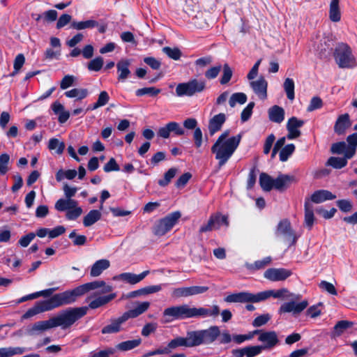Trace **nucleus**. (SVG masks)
<instances>
[{
  "instance_id": "1",
  "label": "nucleus",
  "mask_w": 357,
  "mask_h": 357,
  "mask_svg": "<svg viewBox=\"0 0 357 357\" xmlns=\"http://www.w3.org/2000/svg\"><path fill=\"white\" fill-rule=\"evenodd\" d=\"M105 285V281L96 280L81 284L73 289L67 290L53 295L50 299L36 302L21 317L22 320L28 319L38 314L52 310L63 305L75 302L78 297L86 293L100 288Z\"/></svg>"
},
{
  "instance_id": "2",
  "label": "nucleus",
  "mask_w": 357,
  "mask_h": 357,
  "mask_svg": "<svg viewBox=\"0 0 357 357\" xmlns=\"http://www.w3.org/2000/svg\"><path fill=\"white\" fill-rule=\"evenodd\" d=\"M220 313V308L218 305H213L212 308L205 307H190L186 304L178 306H172L165 309L163 317L166 321L169 322L174 320H183L193 317L205 318L207 317H215Z\"/></svg>"
},
{
  "instance_id": "3",
  "label": "nucleus",
  "mask_w": 357,
  "mask_h": 357,
  "mask_svg": "<svg viewBox=\"0 0 357 357\" xmlns=\"http://www.w3.org/2000/svg\"><path fill=\"white\" fill-rule=\"evenodd\" d=\"M257 340L262 344L234 349L231 351V357H255L260 354L263 350L274 348L280 342L278 334L275 331H265L261 330Z\"/></svg>"
},
{
  "instance_id": "4",
  "label": "nucleus",
  "mask_w": 357,
  "mask_h": 357,
  "mask_svg": "<svg viewBox=\"0 0 357 357\" xmlns=\"http://www.w3.org/2000/svg\"><path fill=\"white\" fill-rule=\"evenodd\" d=\"M242 139V134L229 137L225 142H215L211 146V152L215 154V159L218 160L219 168L225 165L233 155L238 147Z\"/></svg>"
},
{
  "instance_id": "5",
  "label": "nucleus",
  "mask_w": 357,
  "mask_h": 357,
  "mask_svg": "<svg viewBox=\"0 0 357 357\" xmlns=\"http://www.w3.org/2000/svg\"><path fill=\"white\" fill-rule=\"evenodd\" d=\"M150 306V303L144 301L139 303L135 308L125 312L118 318L112 319L110 324L101 329L102 334L117 333L122 331L121 325L130 318H135L146 312Z\"/></svg>"
},
{
  "instance_id": "6",
  "label": "nucleus",
  "mask_w": 357,
  "mask_h": 357,
  "mask_svg": "<svg viewBox=\"0 0 357 357\" xmlns=\"http://www.w3.org/2000/svg\"><path fill=\"white\" fill-rule=\"evenodd\" d=\"M87 307H68L60 311L52 317L54 326L66 330L70 328L76 321L86 315Z\"/></svg>"
},
{
  "instance_id": "7",
  "label": "nucleus",
  "mask_w": 357,
  "mask_h": 357,
  "mask_svg": "<svg viewBox=\"0 0 357 357\" xmlns=\"http://www.w3.org/2000/svg\"><path fill=\"white\" fill-rule=\"evenodd\" d=\"M188 331L192 347L209 345L215 342L220 335V329L218 326H211L206 329Z\"/></svg>"
},
{
  "instance_id": "8",
  "label": "nucleus",
  "mask_w": 357,
  "mask_h": 357,
  "mask_svg": "<svg viewBox=\"0 0 357 357\" xmlns=\"http://www.w3.org/2000/svg\"><path fill=\"white\" fill-rule=\"evenodd\" d=\"M334 59L340 68H353L357 66L355 56L349 45L344 43H339L333 51Z\"/></svg>"
},
{
  "instance_id": "9",
  "label": "nucleus",
  "mask_w": 357,
  "mask_h": 357,
  "mask_svg": "<svg viewBox=\"0 0 357 357\" xmlns=\"http://www.w3.org/2000/svg\"><path fill=\"white\" fill-rule=\"evenodd\" d=\"M206 89V82L205 79L193 78L187 82L178 84L176 87V94L178 97H192L202 93Z\"/></svg>"
},
{
  "instance_id": "10",
  "label": "nucleus",
  "mask_w": 357,
  "mask_h": 357,
  "mask_svg": "<svg viewBox=\"0 0 357 357\" xmlns=\"http://www.w3.org/2000/svg\"><path fill=\"white\" fill-rule=\"evenodd\" d=\"M275 234L277 238L282 239L287 244L288 248L295 245L298 238L288 219H283L279 222Z\"/></svg>"
},
{
  "instance_id": "11",
  "label": "nucleus",
  "mask_w": 357,
  "mask_h": 357,
  "mask_svg": "<svg viewBox=\"0 0 357 357\" xmlns=\"http://www.w3.org/2000/svg\"><path fill=\"white\" fill-rule=\"evenodd\" d=\"M181 216V212L176 211L160 219L153 227V234L160 236L165 235L177 223Z\"/></svg>"
},
{
  "instance_id": "12",
  "label": "nucleus",
  "mask_w": 357,
  "mask_h": 357,
  "mask_svg": "<svg viewBox=\"0 0 357 357\" xmlns=\"http://www.w3.org/2000/svg\"><path fill=\"white\" fill-rule=\"evenodd\" d=\"M225 301L227 303H258V293L256 294L242 291L235 294H231L225 298Z\"/></svg>"
},
{
  "instance_id": "13",
  "label": "nucleus",
  "mask_w": 357,
  "mask_h": 357,
  "mask_svg": "<svg viewBox=\"0 0 357 357\" xmlns=\"http://www.w3.org/2000/svg\"><path fill=\"white\" fill-rule=\"evenodd\" d=\"M292 275V271L284 268H270L264 273V277L271 281H283Z\"/></svg>"
},
{
  "instance_id": "14",
  "label": "nucleus",
  "mask_w": 357,
  "mask_h": 357,
  "mask_svg": "<svg viewBox=\"0 0 357 357\" xmlns=\"http://www.w3.org/2000/svg\"><path fill=\"white\" fill-rule=\"evenodd\" d=\"M304 123L305 122L303 120L298 119L296 116H291L289 118L286 126L288 131L287 138L288 139H294L300 137L301 132L299 128H301Z\"/></svg>"
},
{
  "instance_id": "15",
  "label": "nucleus",
  "mask_w": 357,
  "mask_h": 357,
  "mask_svg": "<svg viewBox=\"0 0 357 357\" xmlns=\"http://www.w3.org/2000/svg\"><path fill=\"white\" fill-rule=\"evenodd\" d=\"M208 289L206 286H192L188 287H179L173 291V296L177 298L188 297L197 294H204Z\"/></svg>"
},
{
  "instance_id": "16",
  "label": "nucleus",
  "mask_w": 357,
  "mask_h": 357,
  "mask_svg": "<svg viewBox=\"0 0 357 357\" xmlns=\"http://www.w3.org/2000/svg\"><path fill=\"white\" fill-rule=\"evenodd\" d=\"M274 181V189L282 192L287 190L293 183H297V179L294 175L280 174Z\"/></svg>"
},
{
  "instance_id": "17",
  "label": "nucleus",
  "mask_w": 357,
  "mask_h": 357,
  "mask_svg": "<svg viewBox=\"0 0 357 357\" xmlns=\"http://www.w3.org/2000/svg\"><path fill=\"white\" fill-rule=\"evenodd\" d=\"M179 347H185L188 348L192 347L188 331L186 332L185 337L178 336L172 339L170 342H169L166 347H164V348L165 349L166 354H169L172 353V350Z\"/></svg>"
},
{
  "instance_id": "18",
  "label": "nucleus",
  "mask_w": 357,
  "mask_h": 357,
  "mask_svg": "<svg viewBox=\"0 0 357 357\" xmlns=\"http://www.w3.org/2000/svg\"><path fill=\"white\" fill-rule=\"evenodd\" d=\"M250 86L255 93L261 100L267 98L268 82L264 76H260L257 80L251 81Z\"/></svg>"
},
{
  "instance_id": "19",
  "label": "nucleus",
  "mask_w": 357,
  "mask_h": 357,
  "mask_svg": "<svg viewBox=\"0 0 357 357\" xmlns=\"http://www.w3.org/2000/svg\"><path fill=\"white\" fill-rule=\"evenodd\" d=\"M307 305L308 302L307 301H303L298 303L294 301L284 303L280 306L279 313L293 312V314H297L303 311Z\"/></svg>"
},
{
  "instance_id": "20",
  "label": "nucleus",
  "mask_w": 357,
  "mask_h": 357,
  "mask_svg": "<svg viewBox=\"0 0 357 357\" xmlns=\"http://www.w3.org/2000/svg\"><path fill=\"white\" fill-rule=\"evenodd\" d=\"M226 119V115L224 113H219L209 120L208 129L211 136L222 129Z\"/></svg>"
},
{
  "instance_id": "21",
  "label": "nucleus",
  "mask_w": 357,
  "mask_h": 357,
  "mask_svg": "<svg viewBox=\"0 0 357 357\" xmlns=\"http://www.w3.org/2000/svg\"><path fill=\"white\" fill-rule=\"evenodd\" d=\"M351 126V121L349 114L345 113L340 115L334 125V132L338 135H344Z\"/></svg>"
},
{
  "instance_id": "22",
  "label": "nucleus",
  "mask_w": 357,
  "mask_h": 357,
  "mask_svg": "<svg viewBox=\"0 0 357 357\" xmlns=\"http://www.w3.org/2000/svg\"><path fill=\"white\" fill-rule=\"evenodd\" d=\"M149 273V271H144L138 275L132 273H123L114 276L113 279L114 280H121L129 284H135L142 281Z\"/></svg>"
},
{
  "instance_id": "23",
  "label": "nucleus",
  "mask_w": 357,
  "mask_h": 357,
  "mask_svg": "<svg viewBox=\"0 0 357 357\" xmlns=\"http://www.w3.org/2000/svg\"><path fill=\"white\" fill-rule=\"evenodd\" d=\"M335 198L336 195L331 192L327 190H319L314 192L309 199L314 203L319 204L327 200L335 199Z\"/></svg>"
},
{
  "instance_id": "24",
  "label": "nucleus",
  "mask_w": 357,
  "mask_h": 357,
  "mask_svg": "<svg viewBox=\"0 0 357 357\" xmlns=\"http://www.w3.org/2000/svg\"><path fill=\"white\" fill-rule=\"evenodd\" d=\"M131 61L129 59H121L116 63L117 72L119 73V81H124L130 75L129 67Z\"/></svg>"
},
{
  "instance_id": "25",
  "label": "nucleus",
  "mask_w": 357,
  "mask_h": 357,
  "mask_svg": "<svg viewBox=\"0 0 357 357\" xmlns=\"http://www.w3.org/2000/svg\"><path fill=\"white\" fill-rule=\"evenodd\" d=\"M269 120L272 122L280 123L284 119V109L278 105H273L268 111Z\"/></svg>"
},
{
  "instance_id": "26",
  "label": "nucleus",
  "mask_w": 357,
  "mask_h": 357,
  "mask_svg": "<svg viewBox=\"0 0 357 357\" xmlns=\"http://www.w3.org/2000/svg\"><path fill=\"white\" fill-rule=\"evenodd\" d=\"M55 328L52 318L47 320L36 321L29 330L28 333L31 335L36 334L37 331H45Z\"/></svg>"
},
{
  "instance_id": "27",
  "label": "nucleus",
  "mask_w": 357,
  "mask_h": 357,
  "mask_svg": "<svg viewBox=\"0 0 357 357\" xmlns=\"http://www.w3.org/2000/svg\"><path fill=\"white\" fill-rule=\"evenodd\" d=\"M110 266V262L108 259H102L97 260L91 266L90 271V275L91 277H98Z\"/></svg>"
},
{
  "instance_id": "28",
  "label": "nucleus",
  "mask_w": 357,
  "mask_h": 357,
  "mask_svg": "<svg viewBox=\"0 0 357 357\" xmlns=\"http://www.w3.org/2000/svg\"><path fill=\"white\" fill-rule=\"evenodd\" d=\"M116 296V293H112L108 295L99 296L93 301H91L89 304V307L91 309H97L101 306H103L111 301L114 299Z\"/></svg>"
},
{
  "instance_id": "29",
  "label": "nucleus",
  "mask_w": 357,
  "mask_h": 357,
  "mask_svg": "<svg viewBox=\"0 0 357 357\" xmlns=\"http://www.w3.org/2000/svg\"><path fill=\"white\" fill-rule=\"evenodd\" d=\"M305 223L309 229H311L314 221V215L313 211V206L310 203L309 198L305 200Z\"/></svg>"
},
{
  "instance_id": "30",
  "label": "nucleus",
  "mask_w": 357,
  "mask_h": 357,
  "mask_svg": "<svg viewBox=\"0 0 357 357\" xmlns=\"http://www.w3.org/2000/svg\"><path fill=\"white\" fill-rule=\"evenodd\" d=\"M351 158L347 157V153H345L342 158L331 156L328 159L326 165L331 166L336 169H340L347 166L348 163L347 160Z\"/></svg>"
},
{
  "instance_id": "31",
  "label": "nucleus",
  "mask_w": 357,
  "mask_h": 357,
  "mask_svg": "<svg viewBox=\"0 0 357 357\" xmlns=\"http://www.w3.org/2000/svg\"><path fill=\"white\" fill-rule=\"evenodd\" d=\"M275 179L266 173L262 172L259 175V185L262 190L266 192H269L274 189Z\"/></svg>"
},
{
  "instance_id": "32",
  "label": "nucleus",
  "mask_w": 357,
  "mask_h": 357,
  "mask_svg": "<svg viewBox=\"0 0 357 357\" xmlns=\"http://www.w3.org/2000/svg\"><path fill=\"white\" fill-rule=\"evenodd\" d=\"M329 18L333 22H338L341 20L340 0H331L329 7Z\"/></svg>"
},
{
  "instance_id": "33",
  "label": "nucleus",
  "mask_w": 357,
  "mask_h": 357,
  "mask_svg": "<svg viewBox=\"0 0 357 357\" xmlns=\"http://www.w3.org/2000/svg\"><path fill=\"white\" fill-rule=\"evenodd\" d=\"M354 323L347 320H342L337 322L334 326L333 330L331 333V337L335 338L340 336L345 330L351 327Z\"/></svg>"
},
{
  "instance_id": "34",
  "label": "nucleus",
  "mask_w": 357,
  "mask_h": 357,
  "mask_svg": "<svg viewBox=\"0 0 357 357\" xmlns=\"http://www.w3.org/2000/svg\"><path fill=\"white\" fill-rule=\"evenodd\" d=\"M288 291L287 289H280L277 291L275 290H268V291H264L258 293L259 296V302L263 301L266 300L271 296H273V298H281L284 296V294L287 293Z\"/></svg>"
},
{
  "instance_id": "35",
  "label": "nucleus",
  "mask_w": 357,
  "mask_h": 357,
  "mask_svg": "<svg viewBox=\"0 0 357 357\" xmlns=\"http://www.w3.org/2000/svg\"><path fill=\"white\" fill-rule=\"evenodd\" d=\"M101 216L102 214L100 211L96 209L91 210L83 218L84 226L88 227L93 225L100 220Z\"/></svg>"
},
{
  "instance_id": "36",
  "label": "nucleus",
  "mask_w": 357,
  "mask_h": 357,
  "mask_svg": "<svg viewBox=\"0 0 357 357\" xmlns=\"http://www.w3.org/2000/svg\"><path fill=\"white\" fill-rule=\"evenodd\" d=\"M347 150L345 153H347V157L353 158L356 152L357 149V137L356 132L349 135L347 137Z\"/></svg>"
},
{
  "instance_id": "37",
  "label": "nucleus",
  "mask_w": 357,
  "mask_h": 357,
  "mask_svg": "<svg viewBox=\"0 0 357 357\" xmlns=\"http://www.w3.org/2000/svg\"><path fill=\"white\" fill-rule=\"evenodd\" d=\"M27 349L24 347H2L0 348V357H12L15 355L24 354Z\"/></svg>"
},
{
  "instance_id": "38",
  "label": "nucleus",
  "mask_w": 357,
  "mask_h": 357,
  "mask_svg": "<svg viewBox=\"0 0 357 357\" xmlns=\"http://www.w3.org/2000/svg\"><path fill=\"white\" fill-rule=\"evenodd\" d=\"M98 25V22L93 20L86 21L75 22L73 21L70 24V27L77 30H82L85 29H93Z\"/></svg>"
},
{
  "instance_id": "39",
  "label": "nucleus",
  "mask_w": 357,
  "mask_h": 357,
  "mask_svg": "<svg viewBox=\"0 0 357 357\" xmlns=\"http://www.w3.org/2000/svg\"><path fill=\"white\" fill-rule=\"evenodd\" d=\"M271 260L272 259L271 257H266L261 260L255 261L253 264H246L245 266L248 270L251 271H255L257 270L264 268L267 265H268L271 262Z\"/></svg>"
},
{
  "instance_id": "40",
  "label": "nucleus",
  "mask_w": 357,
  "mask_h": 357,
  "mask_svg": "<svg viewBox=\"0 0 357 357\" xmlns=\"http://www.w3.org/2000/svg\"><path fill=\"white\" fill-rule=\"evenodd\" d=\"M89 94L86 89H73L64 93V95L68 98H77V100H82L85 98Z\"/></svg>"
},
{
  "instance_id": "41",
  "label": "nucleus",
  "mask_w": 357,
  "mask_h": 357,
  "mask_svg": "<svg viewBox=\"0 0 357 357\" xmlns=\"http://www.w3.org/2000/svg\"><path fill=\"white\" fill-rule=\"evenodd\" d=\"M160 92V89H158L154 86L144 87L136 90L135 96L137 97H141L145 95H149L151 97H155L158 96Z\"/></svg>"
},
{
  "instance_id": "42",
  "label": "nucleus",
  "mask_w": 357,
  "mask_h": 357,
  "mask_svg": "<svg viewBox=\"0 0 357 357\" xmlns=\"http://www.w3.org/2000/svg\"><path fill=\"white\" fill-rule=\"evenodd\" d=\"M219 227H217V218L214 215V214L211 215L208 222L206 225H203L200 227L199 229V232L206 233L208 231H211L213 229H218Z\"/></svg>"
},
{
  "instance_id": "43",
  "label": "nucleus",
  "mask_w": 357,
  "mask_h": 357,
  "mask_svg": "<svg viewBox=\"0 0 357 357\" xmlns=\"http://www.w3.org/2000/svg\"><path fill=\"white\" fill-rule=\"evenodd\" d=\"M296 146L294 144H288L280 149L279 157L281 162L287 161L295 151Z\"/></svg>"
},
{
  "instance_id": "44",
  "label": "nucleus",
  "mask_w": 357,
  "mask_h": 357,
  "mask_svg": "<svg viewBox=\"0 0 357 357\" xmlns=\"http://www.w3.org/2000/svg\"><path fill=\"white\" fill-rule=\"evenodd\" d=\"M247 99L248 98L245 93L242 92L234 93L231 96L229 100V104L231 107H234L236 103L243 105L246 102Z\"/></svg>"
},
{
  "instance_id": "45",
  "label": "nucleus",
  "mask_w": 357,
  "mask_h": 357,
  "mask_svg": "<svg viewBox=\"0 0 357 357\" xmlns=\"http://www.w3.org/2000/svg\"><path fill=\"white\" fill-rule=\"evenodd\" d=\"M222 75L220 79L221 85H225L229 83L233 75V70L227 63H225L222 66Z\"/></svg>"
},
{
  "instance_id": "46",
  "label": "nucleus",
  "mask_w": 357,
  "mask_h": 357,
  "mask_svg": "<svg viewBox=\"0 0 357 357\" xmlns=\"http://www.w3.org/2000/svg\"><path fill=\"white\" fill-rule=\"evenodd\" d=\"M283 86H284V91L286 92L287 98L290 100H293L295 97V94H294L295 84H294V81L293 80V79L289 78V77L286 78L284 82Z\"/></svg>"
},
{
  "instance_id": "47",
  "label": "nucleus",
  "mask_w": 357,
  "mask_h": 357,
  "mask_svg": "<svg viewBox=\"0 0 357 357\" xmlns=\"http://www.w3.org/2000/svg\"><path fill=\"white\" fill-rule=\"evenodd\" d=\"M65 147L64 142H59L56 138H51L48 143V149L50 151L55 150L56 153L59 155L63 153Z\"/></svg>"
},
{
  "instance_id": "48",
  "label": "nucleus",
  "mask_w": 357,
  "mask_h": 357,
  "mask_svg": "<svg viewBox=\"0 0 357 357\" xmlns=\"http://www.w3.org/2000/svg\"><path fill=\"white\" fill-rule=\"evenodd\" d=\"M77 174V172L75 169H68L66 171H63V169H59L55 175L56 180L58 182L61 181L64 178L67 179L72 180L73 179Z\"/></svg>"
},
{
  "instance_id": "49",
  "label": "nucleus",
  "mask_w": 357,
  "mask_h": 357,
  "mask_svg": "<svg viewBox=\"0 0 357 357\" xmlns=\"http://www.w3.org/2000/svg\"><path fill=\"white\" fill-rule=\"evenodd\" d=\"M141 342L142 340L140 338L127 340L119 343L117 348L121 351H128L138 347Z\"/></svg>"
},
{
  "instance_id": "50",
  "label": "nucleus",
  "mask_w": 357,
  "mask_h": 357,
  "mask_svg": "<svg viewBox=\"0 0 357 357\" xmlns=\"http://www.w3.org/2000/svg\"><path fill=\"white\" fill-rule=\"evenodd\" d=\"M177 169L175 167L169 169L164 174V178L160 179L158 181L160 187H165L169 185L172 179L176 176Z\"/></svg>"
},
{
  "instance_id": "51",
  "label": "nucleus",
  "mask_w": 357,
  "mask_h": 357,
  "mask_svg": "<svg viewBox=\"0 0 357 357\" xmlns=\"http://www.w3.org/2000/svg\"><path fill=\"white\" fill-rule=\"evenodd\" d=\"M330 41L321 43L318 47L319 55L321 59L327 58L333 51V47L329 43Z\"/></svg>"
},
{
  "instance_id": "52",
  "label": "nucleus",
  "mask_w": 357,
  "mask_h": 357,
  "mask_svg": "<svg viewBox=\"0 0 357 357\" xmlns=\"http://www.w3.org/2000/svg\"><path fill=\"white\" fill-rule=\"evenodd\" d=\"M69 238L73 240L74 245L81 246L86 244L87 238L85 235H77L76 230H73L68 235Z\"/></svg>"
},
{
  "instance_id": "53",
  "label": "nucleus",
  "mask_w": 357,
  "mask_h": 357,
  "mask_svg": "<svg viewBox=\"0 0 357 357\" xmlns=\"http://www.w3.org/2000/svg\"><path fill=\"white\" fill-rule=\"evenodd\" d=\"M162 52L170 59L178 60L181 56V51L178 47L172 48L170 47H164Z\"/></svg>"
},
{
  "instance_id": "54",
  "label": "nucleus",
  "mask_w": 357,
  "mask_h": 357,
  "mask_svg": "<svg viewBox=\"0 0 357 357\" xmlns=\"http://www.w3.org/2000/svg\"><path fill=\"white\" fill-rule=\"evenodd\" d=\"M10 160V155L8 153L0 155V175H5L8 171V165Z\"/></svg>"
},
{
  "instance_id": "55",
  "label": "nucleus",
  "mask_w": 357,
  "mask_h": 357,
  "mask_svg": "<svg viewBox=\"0 0 357 357\" xmlns=\"http://www.w3.org/2000/svg\"><path fill=\"white\" fill-rule=\"evenodd\" d=\"M255 105V103L254 102H250L248 104V105L243 109L241 114V120L242 122H245L248 121L252 114V110Z\"/></svg>"
},
{
  "instance_id": "56",
  "label": "nucleus",
  "mask_w": 357,
  "mask_h": 357,
  "mask_svg": "<svg viewBox=\"0 0 357 357\" xmlns=\"http://www.w3.org/2000/svg\"><path fill=\"white\" fill-rule=\"evenodd\" d=\"M338 208L343 213H349L353 208V204L349 199H339L336 202Z\"/></svg>"
},
{
  "instance_id": "57",
  "label": "nucleus",
  "mask_w": 357,
  "mask_h": 357,
  "mask_svg": "<svg viewBox=\"0 0 357 357\" xmlns=\"http://www.w3.org/2000/svg\"><path fill=\"white\" fill-rule=\"evenodd\" d=\"M347 150V144L345 142H338L333 143L331 148V151L334 154H342L346 153Z\"/></svg>"
},
{
  "instance_id": "58",
  "label": "nucleus",
  "mask_w": 357,
  "mask_h": 357,
  "mask_svg": "<svg viewBox=\"0 0 357 357\" xmlns=\"http://www.w3.org/2000/svg\"><path fill=\"white\" fill-rule=\"evenodd\" d=\"M103 66V59L101 56L96 57L88 63V69L91 71H99Z\"/></svg>"
},
{
  "instance_id": "59",
  "label": "nucleus",
  "mask_w": 357,
  "mask_h": 357,
  "mask_svg": "<svg viewBox=\"0 0 357 357\" xmlns=\"http://www.w3.org/2000/svg\"><path fill=\"white\" fill-rule=\"evenodd\" d=\"M257 172L258 170L257 169V167L255 166L250 169L247 180L246 188L248 190H250L255 186L257 181Z\"/></svg>"
},
{
  "instance_id": "60",
  "label": "nucleus",
  "mask_w": 357,
  "mask_h": 357,
  "mask_svg": "<svg viewBox=\"0 0 357 357\" xmlns=\"http://www.w3.org/2000/svg\"><path fill=\"white\" fill-rule=\"evenodd\" d=\"M191 178L192 174L190 172H185L175 182V186L177 188H184Z\"/></svg>"
},
{
  "instance_id": "61",
  "label": "nucleus",
  "mask_w": 357,
  "mask_h": 357,
  "mask_svg": "<svg viewBox=\"0 0 357 357\" xmlns=\"http://www.w3.org/2000/svg\"><path fill=\"white\" fill-rule=\"evenodd\" d=\"M222 69L220 64L208 68L204 73L205 77L208 79L216 78Z\"/></svg>"
},
{
  "instance_id": "62",
  "label": "nucleus",
  "mask_w": 357,
  "mask_h": 357,
  "mask_svg": "<svg viewBox=\"0 0 357 357\" xmlns=\"http://www.w3.org/2000/svg\"><path fill=\"white\" fill-rule=\"evenodd\" d=\"M270 319L271 316L268 314H263L257 317L252 324L254 327H260L266 324Z\"/></svg>"
},
{
  "instance_id": "63",
  "label": "nucleus",
  "mask_w": 357,
  "mask_h": 357,
  "mask_svg": "<svg viewBox=\"0 0 357 357\" xmlns=\"http://www.w3.org/2000/svg\"><path fill=\"white\" fill-rule=\"evenodd\" d=\"M323 106V101L321 98L319 96H314L312 98L310 105L307 107V110L308 112H312L315 109H318L321 108Z\"/></svg>"
},
{
  "instance_id": "64",
  "label": "nucleus",
  "mask_w": 357,
  "mask_h": 357,
  "mask_svg": "<svg viewBox=\"0 0 357 357\" xmlns=\"http://www.w3.org/2000/svg\"><path fill=\"white\" fill-rule=\"evenodd\" d=\"M103 170L105 172H118L120 170V167L116 160L114 158H111L103 167Z\"/></svg>"
}]
</instances>
